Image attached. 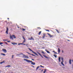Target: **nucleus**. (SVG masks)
<instances>
[{
    "label": "nucleus",
    "instance_id": "obj_50",
    "mask_svg": "<svg viewBox=\"0 0 73 73\" xmlns=\"http://www.w3.org/2000/svg\"><path fill=\"white\" fill-rule=\"evenodd\" d=\"M53 52H54V53H55V51H53Z\"/></svg>",
    "mask_w": 73,
    "mask_h": 73
},
{
    "label": "nucleus",
    "instance_id": "obj_20",
    "mask_svg": "<svg viewBox=\"0 0 73 73\" xmlns=\"http://www.w3.org/2000/svg\"><path fill=\"white\" fill-rule=\"evenodd\" d=\"M4 62H5L4 61H3L2 62H1L0 63L1 64H2L3 63H4Z\"/></svg>",
    "mask_w": 73,
    "mask_h": 73
},
{
    "label": "nucleus",
    "instance_id": "obj_27",
    "mask_svg": "<svg viewBox=\"0 0 73 73\" xmlns=\"http://www.w3.org/2000/svg\"><path fill=\"white\" fill-rule=\"evenodd\" d=\"M41 31H40L39 32L38 35H40L41 34Z\"/></svg>",
    "mask_w": 73,
    "mask_h": 73
},
{
    "label": "nucleus",
    "instance_id": "obj_47",
    "mask_svg": "<svg viewBox=\"0 0 73 73\" xmlns=\"http://www.w3.org/2000/svg\"><path fill=\"white\" fill-rule=\"evenodd\" d=\"M14 56L13 55L12 56V57H13Z\"/></svg>",
    "mask_w": 73,
    "mask_h": 73
},
{
    "label": "nucleus",
    "instance_id": "obj_58",
    "mask_svg": "<svg viewBox=\"0 0 73 73\" xmlns=\"http://www.w3.org/2000/svg\"><path fill=\"white\" fill-rule=\"evenodd\" d=\"M43 70H42V71H43Z\"/></svg>",
    "mask_w": 73,
    "mask_h": 73
},
{
    "label": "nucleus",
    "instance_id": "obj_16",
    "mask_svg": "<svg viewBox=\"0 0 73 73\" xmlns=\"http://www.w3.org/2000/svg\"><path fill=\"white\" fill-rule=\"evenodd\" d=\"M58 60H59V62H61V57H59L58 58Z\"/></svg>",
    "mask_w": 73,
    "mask_h": 73
},
{
    "label": "nucleus",
    "instance_id": "obj_36",
    "mask_svg": "<svg viewBox=\"0 0 73 73\" xmlns=\"http://www.w3.org/2000/svg\"><path fill=\"white\" fill-rule=\"evenodd\" d=\"M25 42V40H24L23 41V44H24V43Z\"/></svg>",
    "mask_w": 73,
    "mask_h": 73
},
{
    "label": "nucleus",
    "instance_id": "obj_43",
    "mask_svg": "<svg viewBox=\"0 0 73 73\" xmlns=\"http://www.w3.org/2000/svg\"><path fill=\"white\" fill-rule=\"evenodd\" d=\"M10 42V41H7V42Z\"/></svg>",
    "mask_w": 73,
    "mask_h": 73
},
{
    "label": "nucleus",
    "instance_id": "obj_52",
    "mask_svg": "<svg viewBox=\"0 0 73 73\" xmlns=\"http://www.w3.org/2000/svg\"><path fill=\"white\" fill-rule=\"evenodd\" d=\"M68 41H70V40H68Z\"/></svg>",
    "mask_w": 73,
    "mask_h": 73
},
{
    "label": "nucleus",
    "instance_id": "obj_56",
    "mask_svg": "<svg viewBox=\"0 0 73 73\" xmlns=\"http://www.w3.org/2000/svg\"><path fill=\"white\" fill-rule=\"evenodd\" d=\"M18 28H19L20 27H18Z\"/></svg>",
    "mask_w": 73,
    "mask_h": 73
},
{
    "label": "nucleus",
    "instance_id": "obj_59",
    "mask_svg": "<svg viewBox=\"0 0 73 73\" xmlns=\"http://www.w3.org/2000/svg\"><path fill=\"white\" fill-rule=\"evenodd\" d=\"M11 73H13V72H12Z\"/></svg>",
    "mask_w": 73,
    "mask_h": 73
},
{
    "label": "nucleus",
    "instance_id": "obj_31",
    "mask_svg": "<svg viewBox=\"0 0 73 73\" xmlns=\"http://www.w3.org/2000/svg\"><path fill=\"white\" fill-rule=\"evenodd\" d=\"M27 53H28V54H29L30 55L31 54V53H29V52H27Z\"/></svg>",
    "mask_w": 73,
    "mask_h": 73
},
{
    "label": "nucleus",
    "instance_id": "obj_34",
    "mask_svg": "<svg viewBox=\"0 0 73 73\" xmlns=\"http://www.w3.org/2000/svg\"><path fill=\"white\" fill-rule=\"evenodd\" d=\"M46 30V31H47V32H49V30Z\"/></svg>",
    "mask_w": 73,
    "mask_h": 73
},
{
    "label": "nucleus",
    "instance_id": "obj_23",
    "mask_svg": "<svg viewBox=\"0 0 73 73\" xmlns=\"http://www.w3.org/2000/svg\"><path fill=\"white\" fill-rule=\"evenodd\" d=\"M54 57H55V58H57V55L56 54H54Z\"/></svg>",
    "mask_w": 73,
    "mask_h": 73
},
{
    "label": "nucleus",
    "instance_id": "obj_35",
    "mask_svg": "<svg viewBox=\"0 0 73 73\" xmlns=\"http://www.w3.org/2000/svg\"><path fill=\"white\" fill-rule=\"evenodd\" d=\"M23 39H24V40H25V38H24V37L23 36Z\"/></svg>",
    "mask_w": 73,
    "mask_h": 73
},
{
    "label": "nucleus",
    "instance_id": "obj_18",
    "mask_svg": "<svg viewBox=\"0 0 73 73\" xmlns=\"http://www.w3.org/2000/svg\"><path fill=\"white\" fill-rule=\"evenodd\" d=\"M5 67H6V68H7V67H11V66H10V65H8L5 66Z\"/></svg>",
    "mask_w": 73,
    "mask_h": 73
},
{
    "label": "nucleus",
    "instance_id": "obj_38",
    "mask_svg": "<svg viewBox=\"0 0 73 73\" xmlns=\"http://www.w3.org/2000/svg\"><path fill=\"white\" fill-rule=\"evenodd\" d=\"M1 44H3V43L2 42H0V45H1Z\"/></svg>",
    "mask_w": 73,
    "mask_h": 73
},
{
    "label": "nucleus",
    "instance_id": "obj_46",
    "mask_svg": "<svg viewBox=\"0 0 73 73\" xmlns=\"http://www.w3.org/2000/svg\"><path fill=\"white\" fill-rule=\"evenodd\" d=\"M54 54H57V52H55Z\"/></svg>",
    "mask_w": 73,
    "mask_h": 73
},
{
    "label": "nucleus",
    "instance_id": "obj_10",
    "mask_svg": "<svg viewBox=\"0 0 73 73\" xmlns=\"http://www.w3.org/2000/svg\"><path fill=\"white\" fill-rule=\"evenodd\" d=\"M37 53H38V54H39V56H41V57H42V58H44L43 57H42V55H41V54H40V53L39 52H37Z\"/></svg>",
    "mask_w": 73,
    "mask_h": 73
},
{
    "label": "nucleus",
    "instance_id": "obj_51",
    "mask_svg": "<svg viewBox=\"0 0 73 73\" xmlns=\"http://www.w3.org/2000/svg\"><path fill=\"white\" fill-rule=\"evenodd\" d=\"M71 61H72V62H73V60H72Z\"/></svg>",
    "mask_w": 73,
    "mask_h": 73
},
{
    "label": "nucleus",
    "instance_id": "obj_28",
    "mask_svg": "<svg viewBox=\"0 0 73 73\" xmlns=\"http://www.w3.org/2000/svg\"><path fill=\"white\" fill-rule=\"evenodd\" d=\"M23 43H19L18 44V45H23Z\"/></svg>",
    "mask_w": 73,
    "mask_h": 73
},
{
    "label": "nucleus",
    "instance_id": "obj_44",
    "mask_svg": "<svg viewBox=\"0 0 73 73\" xmlns=\"http://www.w3.org/2000/svg\"><path fill=\"white\" fill-rule=\"evenodd\" d=\"M62 53H64V51H63V50H62Z\"/></svg>",
    "mask_w": 73,
    "mask_h": 73
},
{
    "label": "nucleus",
    "instance_id": "obj_9",
    "mask_svg": "<svg viewBox=\"0 0 73 73\" xmlns=\"http://www.w3.org/2000/svg\"><path fill=\"white\" fill-rule=\"evenodd\" d=\"M69 64H70V65H71V64H72V62L71 61V60L70 59L69 60Z\"/></svg>",
    "mask_w": 73,
    "mask_h": 73
},
{
    "label": "nucleus",
    "instance_id": "obj_21",
    "mask_svg": "<svg viewBox=\"0 0 73 73\" xmlns=\"http://www.w3.org/2000/svg\"><path fill=\"white\" fill-rule=\"evenodd\" d=\"M43 56L45 57L46 58H48V57L46 56L45 55H43Z\"/></svg>",
    "mask_w": 73,
    "mask_h": 73
},
{
    "label": "nucleus",
    "instance_id": "obj_22",
    "mask_svg": "<svg viewBox=\"0 0 73 73\" xmlns=\"http://www.w3.org/2000/svg\"><path fill=\"white\" fill-rule=\"evenodd\" d=\"M45 34L43 35V36H42L43 38H45Z\"/></svg>",
    "mask_w": 73,
    "mask_h": 73
},
{
    "label": "nucleus",
    "instance_id": "obj_40",
    "mask_svg": "<svg viewBox=\"0 0 73 73\" xmlns=\"http://www.w3.org/2000/svg\"><path fill=\"white\" fill-rule=\"evenodd\" d=\"M30 55H32V56H34V55H33V54H31Z\"/></svg>",
    "mask_w": 73,
    "mask_h": 73
},
{
    "label": "nucleus",
    "instance_id": "obj_13",
    "mask_svg": "<svg viewBox=\"0 0 73 73\" xmlns=\"http://www.w3.org/2000/svg\"><path fill=\"white\" fill-rule=\"evenodd\" d=\"M21 54H22L23 55H24V54H23V53H20V54H17L16 55V56H20V55H21Z\"/></svg>",
    "mask_w": 73,
    "mask_h": 73
},
{
    "label": "nucleus",
    "instance_id": "obj_14",
    "mask_svg": "<svg viewBox=\"0 0 73 73\" xmlns=\"http://www.w3.org/2000/svg\"><path fill=\"white\" fill-rule=\"evenodd\" d=\"M12 37H13V38H16V36H15L14 35H13Z\"/></svg>",
    "mask_w": 73,
    "mask_h": 73
},
{
    "label": "nucleus",
    "instance_id": "obj_54",
    "mask_svg": "<svg viewBox=\"0 0 73 73\" xmlns=\"http://www.w3.org/2000/svg\"><path fill=\"white\" fill-rule=\"evenodd\" d=\"M37 28L39 29V28H40V27H38Z\"/></svg>",
    "mask_w": 73,
    "mask_h": 73
},
{
    "label": "nucleus",
    "instance_id": "obj_4",
    "mask_svg": "<svg viewBox=\"0 0 73 73\" xmlns=\"http://www.w3.org/2000/svg\"><path fill=\"white\" fill-rule=\"evenodd\" d=\"M24 60L25 61H26L27 62L29 63V62H32V60H31L30 61V60H28L27 59H24Z\"/></svg>",
    "mask_w": 73,
    "mask_h": 73
},
{
    "label": "nucleus",
    "instance_id": "obj_24",
    "mask_svg": "<svg viewBox=\"0 0 73 73\" xmlns=\"http://www.w3.org/2000/svg\"><path fill=\"white\" fill-rule=\"evenodd\" d=\"M40 67V66H38L36 68V70H38V69L39 68V67Z\"/></svg>",
    "mask_w": 73,
    "mask_h": 73
},
{
    "label": "nucleus",
    "instance_id": "obj_32",
    "mask_svg": "<svg viewBox=\"0 0 73 73\" xmlns=\"http://www.w3.org/2000/svg\"><path fill=\"white\" fill-rule=\"evenodd\" d=\"M56 30L58 33H59V32H58V30L56 29Z\"/></svg>",
    "mask_w": 73,
    "mask_h": 73
},
{
    "label": "nucleus",
    "instance_id": "obj_6",
    "mask_svg": "<svg viewBox=\"0 0 73 73\" xmlns=\"http://www.w3.org/2000/svg\"><path fill=\"white\" fill-rule=\"evenodd\" d=\"M28 39L29 40H34V39H33V37H31V38H28Z\"/></svg>",
    "mask_w": 73,
    "mask_h": 73
},
{
    "label": "nucleus",
    "instance_id": "obj_29",
    "mask_svg": "<svg viewBox=\"0 0 73 73\" xmlns=\"http://www.w3.org/2000/svg\"><path fill=\"white\" fill-rule=\"evenodd\" d=\"M1 54L3 55V56H5V54L3 53H1Z\"/></svg>",
    "mask_w": 73,
    "mask_h": 73
},
{
    "label": "nucleus",
    "instance_id": "obj_33",
    "mask_svg": "<svg viewBox=\"0 0 73 73\" xmlns=\"http://www.w3.org/2000/svg\"><path fill=\"white\" fill-rule=\"evenodd\" d=\"M22 30L23 31H25V29H22Z\"/></svg>",
    "mask_w": 73,
    "mask_h": 73
},
{
    "label": "nucleus",
    "instance_id": "obj_1",
    "mask_svg": "<svg viewBox=\"0 0 73 73\" xmlns=\"http://www.w3.org/2000/svg\"><path fill=\"white\" fill-rule=\"evenodd\" d=\"M28 49L30 51H31V52H32V53H34V54H35V55H36V56H38V54H37L36 53L34 52V51H33V50H31V49L30 48H28Z\"/></svg>",
    "mask_w": 73,
    "mask_h": 73
},
{
    "label": "nucleus",
    "instance_id": "obj_26",
    "mask_svg": "<svg viewBox=\"0 0 73 73\" xmlns=\"http://www.w3.org/2000/svg\"><path fill=\"white\" fill-rule=\"evenodd\" d=\"M26 45L27 46V47H28V46H29V44H26Z\"/></svg>",
    "mask_w": 73,
    "mask_h": 73
},
{
    "label": "nucleus",
    "instance_id": "obj_49",
    "mask_svg": "<svg viewBox=\"0 0 73 73\" xmlns=\"http://www.w3.org/2000/svg\"><path fill=\"white\" fill-rule=\"evenodd\" d=\"M34 57H36V56L35 55H34Z\"/></svg>",
    "mask_w": 73,
    "mask_h": 73
},
{
    "label": "nucleus",
    "instance_id": "obj_30",
    "mask_svg": "<svg viewBox=\"0 0 73 73\" xmlns=\"http://www.w3.org/2000/svg\"><path fill=\"white\" fill-rule=\"evenodd\" d=\"M46 71V70H45L44 71L43 73H45V72Z\"/></svg>",
    "mask_w": 73,
    "mask_h": 73
},
{
    "label": "nucleus",
    "instance_id": "obj_42",
    "mask_svg": "<svg viewBox=\"0 0 73 73\" xmlns=\"http://www.w3.org/2000/svg\"><path fill=\"white\" fill-rule=\"evenodd\" d=\"M32 60H33V61H34L35 60L33 59H32Z\"/></svg>",
    "mask_w": 73,
    "mask_h": 73
},
{
    "label": "nucleus",
    "instance_id": "obj_53",
    "mask_svg": "<svg viewBox=\"0 0 73 73\" xmlns=\"http://www.w3.org/2000/svg\"><path fill=\"white\" fill-rule=\"evenodd\" d=\"M7 19H8V20H9V18H8Z\"/></svg>",
    "mask_w": 73,
    "mask_h": 73
},
{
    "label": "nucleus",
    "instance_id": "obj_19",
    "mask_svg": "<svg viewBox=\"0 0 73 73\" xmlns=\"http://www.w3.org/2000/svg\"><path fill=\"white\" fill-rule=\"evenodd\" d=\"M11 44L13 45H16V44H17V43H11Z\"/></svg>",
    "mask_w": 73,
    "mask_h": 73
},
{
    "label": "nucleus",
    "instance_id": "obj_41",
    "mask_svg": "<svg viewBox=\"0 0 73 73\" xmlns=\"http://www.w3.org/2000/svg\"><path fill=\"white\" fill-rule=\"evenodd\" d=\"M5 44H8V43H7V42H5Z\"/></svg>",
    "mask_w": 73,
    "mask_h": 73
},
{
    "label": "nucleus",
    "instance_id": "obj_45",
    "mask_svg": "<svg viewBox=\"0 0 73 73\" xmlns=\"http://www.w3.org/2000/svg\"><path fill=\"white\" fill-rule=\"evenodd\" d=\"M23 45H25V44H23Z\"/></svg>",
    "mask_w": 73,
    "mask_h": 73
},
{
    "label": "nucleus",
    "instance_id": "obj_48",
    "mask_svg": "<svg viewBox=\"0 0 73 73\" xmlns=\"http://www.w3.org/2000/svg\"><path fill=\"white\" fill-rule=\"evenodd\" d=\"M32 67H33V68H35V66H32Z\"/></svg>",
    "mask_w": 73,
    "mask_h": 73
},
{
    "label": "nucleus",
    "instance_id": "obj_15",
    "mask_svg": "<svg viewBox=\"0 0 73 73\" xmlns=\"http://www.w3.org/2000/svg\"><path fill=\"white\" fill-rule=\"evenodd\" d=\"M31 62V64H32V65H35V63H34L32 62H32Z\"/></svg>",
    "mask_w": 73,
    "mask_h": 73
},
{
    "label": "nucleus",
    "instance_id": "obj_17",
    "mask_svg": "<svg viewBox=\"0 0 73 73\" xmlns=\"http://www.w3.org/2000/svg\"><path fill=\"white\" fill-rule=\"evenodd\" d=\"M45 51H46V52L48 53H50V52H49V51H48L47 50H46V49L45 50Z\"/></svg>",
    "mask_w": 73,
    "mask_h": 73
},
{
    "label": "nucleus",
    "instance_id": "obj_12",
    "mask_svg": "<svg viewBox=\"0 0 73 73\" xmlns=\"http://www.w3.org/2000/svg\"><path fill=\"white\" fill-rule=\"evenodd\" d=\"M10 38L11 39V40H13V38L12 37V35H10Z\"/></svg>",
    "mask_w": 73,
    "mask_h": 73
},
{
    "label": "nucleus",
    "instance_id": "obj_2",
    "mask_svg": "<svg viewBox=\"0 0 73 73\" xmlns=\"http://www.w3.org/2000/svg\"><path fill=\"white\" fill-rule=\"evenodd\" d=\"M61 60L62 61L61 62V64L62 65H63V66H65V65H64V64H63V62H64V58L62 57H61Z\"/></svg>",
    "mask_w": 73,
    "mask_h": 73
},
{
    "label": "nucleus",
    "instance_id": "obj_3",
    "mask_svg": "<svg viewBox=\"0 0 73 73\" xmlns=\"http://www.w3.org/2000/svg\"><path fill=\"white\" fill-rule=\"evenodd\" d=\"M23 57L24 58H29L28 56L27 55H24L23 56Z\"/></svg>",
    "mask_w": 73,
    "mask_h": 73
},
{
    "label": "nucleus",
    "instance_id": "obj_8",
    "mask_svg": "<svg viewBox=\"0 0 73 73\" xmlns=\"http://www.w3.org/2000/svg\"><path fill=\"white\" fill-rule=\"evenodd\" d=\"M8 27H7V30H6V33L7 34H8Z\"/></svg>",
    "mask_w": 73,
    "mask_h": 73
},
{
    "label": "nucleus",
    "instance_id": "obj_5",
    "mask_svg": "<svg viewBox=\"0 0 73 73\" xmlns=\"http://www.w3.org/2000/svg\"><path fill=\"white\" fill-rule=\"evenodd\" d=\"M2 51H3L4 53H7V50L5 49H2Z\"/></svg>",
    "mask_w": 73,
    "mask_h": 73
},
{
    "label": "nucleus",
    "instance_id": "obj_25",
    "mask_svg": "<svg viewBox=\"0 0 73 73\" xmlns=\"http://www.w3.org/2000/svg\"><path fill=\"white\" fill-rule=\"evenodd\" d=\"M3 41H8V40L7 39H4Z\"/></svg>",
    "mask_w": 73,
    "mask_h": 73
},
{
    "label": "nucleus",
    "instance_id": "obj_39",
    "mask_svg": "<svg viewBox=\"0 0 73 73\" xmlns=\"http://www.w3.org/2000/svg\"><path fill=\"white\" fill-rule=\"evenodd\" d=\"M41 67H42V68H44V67L42 66L41 65H40Z\"/></svg>",
    "mask_w": 73,
    "mask_h": 73
},
{
    "label": "nucleus",
    "instance_id": "obj_11",
    "mask_svg": "<svg viewBox=\"0 0 73 73\" xmlns=\"http://www.w3.org/2000/svg\"><path fill=\"white\" fill-rule=\"evenodd\" d=\"M58 53L59 54L60 53V48H58Z\"/></svg>",
    "mask_w": 73,
    "mask_h": 73
},
{
    "label": "nucleus",
    "instance_id": "obj_57",
    "mask_svg": "<svg viewBox=\"0 0 73 73\" xmlns=\"http://www.w3.org/2000/svg\"><path fill=\"white\" fill-rule=\"evenodd\" d=\"M1 46H3V45H1Z\"/></svg>",
    "mask_w": 73,
    "mask_h": 73
},
{
    "label": "nucleus",
    "instance_id": "obj_55",
    "mask_svg": "<svg viewBox=\"0 0 73 73\" xmlns=\"http://www.w3.org/2000/svg\"><path fill=\"white\" fill-rule=\"evenodd\" d=\"M12 58H13V57H12Z\"/></svg>",
    "mask_w": 73,
    "mask_h": 73
},
{
    "label": "nucleus",
    "instance_id": "obj_37",
    "mask_svg": "<svg viewBox=\"0 0 73 73\" xmlns=\"http://www.w3.org/2000/svg\"><path fill=\"white\" fill-rule=\"evenodd\" d=\"M42 54H45V53H44V51H42Z\"/></svg>",
    "mask_w": 73,
    "mask_h": 73
},
{
    "label": "nucleus",
    "instance_id": "obj_7",
    "mask_svg": "<svg viewBox=\"0 0 73 73\" xmlns=\"http://www.w3.org/2000/svg\"><path fill=\"white\" fill-rule=\"evenodd\" d=\"M47 35H48L49 36H50V38H52V37H53V35H51L49 33H47Z\"/></svg>",
    "mask_w": 73,
    "mask_h": 73
}]
</instances>
